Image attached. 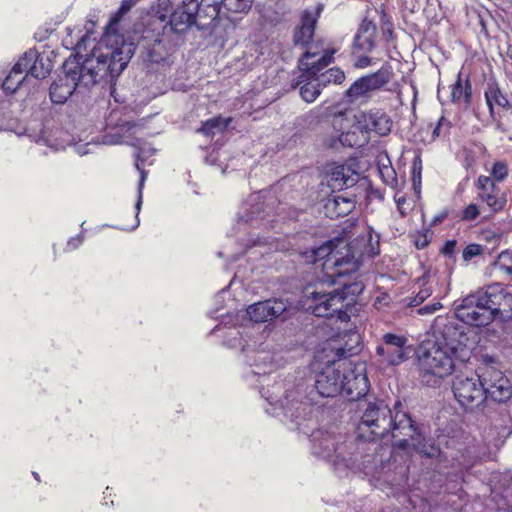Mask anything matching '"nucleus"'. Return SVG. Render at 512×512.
Masks as SVG:
<instances>
[{
  "instance_id": "obj_1",
  "label": "nucleus",
  "mask_w": 512,
  "mask_h": 512,
  "mask_svg": "<svg viewBox=\"0 0 512 512\" xmlns=\"http://www.w3.org/2000/svg\"><path fill=\"white\" fill-rule=\"evenodd\" d=\"M107 43L116 44V40L108 37L99 46H95L91 56L82 64L76 57H70L64 62L63 75L58 76L50 86L49 95L53 103L64 104L79 85L88 88L102 81L111 82L122 73L127 67L129 50L124 46V50L116 53V56L124 57L108 63L107 57L113 58L115 50H111V44Z\"/></svg>"
},
{
  "instance_id": "obj_2",
  "label": "nucleus",
  "mask_w": 512,
  "mask_h": 512,
  "mask_svg": "<svg viewBox=\"0 0 512 512\" xmlns=\"http://www.w3.org/2000/svg\"><path fill=\"white\" fill-rule=\"evenodd\" d=\"M400 406L397 402L392 411L384 400L365 402L357 425L358 438L363 441L392 438L395 447L408 449L409 440L417 439L420 431L408 413L398 410Z\"/></svg>"
},
{
  "instance_id": "obj_3",
  "label": "nucleus",
  "mask_w": 512,
  "mask_h": 512,
  "mask_svg": "<svg viewBox=\"0 0 512 512\" xmlns=\"http://www.w3.org/2000/svg\"><path fill=\"white\" fill-rule=\"evenodd\" d=\"M311 253V262L324 260L323 268L332 270L329 276L343 277L358 271L362 257H374L379 252L372 243L370 231H367L350 243L343 237H336L312 249Z\"/></svg>"
},
{
  "instance_id": "obj_4",
  "label": "nucleus",
  "mask_w": 512,
  "mask_h": 512,
  "mask_svg": "<svg viewBox=\"0 0 512 512\" xmlns=\"http://www.w3.org/2000/svg\"><path fill=\"white\" fill-rule=\"evenodd\" d=\"M364 290V284L361 281L352 283H343L341 289L331 292L307 291L306 296L316 302L309 309L317 317H334L341 321H347L349 315L347 309L352 306L356 297Z\"/></svg>"
},
{
  "instance_id": "obj_5",
  "label": "nucleus",
  "mask_w": 512,
  "mask_h": 512,
  "mask_svg": "<svg viewBox=\"0 0 512 512\" xmlns=\"http://www.w3.org/2000/svg\"><path fill=\"white\" fill-rule=\"evenodd\" d=\"M417 360L421 381L428 385L436 384L454 369L451 348L438 341H424L418 348Z\"/></svg>"
},
{
  "instance_id": "obj_6",
  "label": "nucleus",
  "mask_w": 512,
  "mask_h": 512,
  "mask_svg": "<svg viewBox=\"0 0 512 512\" xmlns=\"http://www.w3.org/2000/svg\"><path fill=\"white\" fill-rule=\"evenodd\" d=\"M167 13L153 15L145 24L137 48L140 57L148 65L168 64L169 52L166 47Z\"/></svg>"
},
{
  "instance_id": "obj_7",
  "label": "nucleus",
  "mask_w": 512,
  "mask_h": 512,
  "mask_svg": "<svg viewBox=\"0 0 512 512\" xmlns=\"http://www.w3.org/2000/svg\"><path fill=\"white\" fill-rule=\"evenodd\" d=\"M335 49H327L316 61L309 62V59L318 55V52L305 51L299 61L301 74L296 83L300 86V95L307 103L314 102L321 93V86L315 81L316 76L334 60Z\"/></svg>"
},
{
  "instance_id": "obj_8",
  "label": "nucleus",
  "mask_w": 512,
  "mask_h": 512,
  "mask_svg": "<svg viewBox=\"0 0 512 512\" xmlns=\"http://www.w3.org/2000/svg\"><path fill=\"white\" fill-rule=\"evenodd\" d=\"M171 4L169 0H160L159 9L155 15L167 13V29L169 31L182 34L186 32L192 25L196 24L199 17L198 0H183L172 13H170Z\"/></svg>"
},
{
  "instance_id": "obj_9",
  "label": "nucleus",
  "mask_w": 512,
  "mask_h": 512,
  "mask_svg": "<svg viewBox=\"0 0 512 512\" xmlns=\"http://www.w3.org/2000/svg\"><path fill=\"white\" fill-rule=\"evenodd\" d=\"M376 37V24L372 20L364 18L353 37L351 45V55L355 58L354 66L356 68L363 69L373 64L369 54L377 47Z\"/></svg>"
},
{
  "instance_id": "obj_10",
  "label": "nucleus",
  "mask_w": 512,
  "mask_h": 512,
  "mask_svg": "<svg viewBox=\"0 0 512 512\" xmlns=\"http://www.w3.org/2000/svg\"><path fill=\"white\" fill-rule=\"evenodd\" d=\"M135 1L134 0H122L120 7L117 9V11L111 16L106 28L104 35L100 39V41L96 44V46H99L104 40H106L108 37L111 39L113 38L116 40V44L111 43V50H115V53H113L112 57H107V62L112 63V61H116L117 59H120V57H124L123 55L116 56V53H120L122 50H124V46H127L129 53H128V59L127 64L129 63L131 57L133 56L136 46L132 41L125 38V36L117 31V26L121 19L126 15L131 8L134 6ZM110 45V43H107Z\"/></svg>"
},
{
  "instance_id": "obj_11",
  "label": "nucleus",
  "mask_w": 512,
  "mask_h": 512,
  "mask_svg": "<svg viewBox=\"0 0 512 512\" xmlns=\"http://www.w3.org/2000/svg\"><path fill=\"white\" fill-rule=\"evenodd\" d=\"M394 77L393 68L389 63L383 64L376 72L362 76L354 81L346 91L351 101L367 98L371 92L384 88Z\"/></svg>"
},
{
  "instance_id": "obj_12",
  "label": "nucleus",
  "mask_w": 512,
  "mask_h": 512,
  "mask_svg": "<svg viewBox=\"0 0 512 512\" xmlns=\"http://www.w3.org/2000/svg\"><path fill=\"white\" fill-rule=\"evenodd\" d=\"M455 399L466 409L478 407L485 399L480 375H458L452 384Z\"/></svg>"
},
{
  "instance_id": "obj_13",
  "label": "nucleus",
  "mask_w": 512,
  "mask_h": 512,
  "mask_svg": "<svg viewBox=\"0 0 512 512\" xmlns=\"http://www.w3.org/2000/svg\"><path fill=\"white\" fill-rule=\"evenodd\" d=\"M455 314L460 321L470 326L481 327L492 322V314L478 291L463 298Z\"/></svg>"
},
{
  "instance_id": "obj_14",
  "label": "nucleus",
  "mask_w": 512,
  "mask_h": 512,
  "mask_svg": "<svg viewBox=\"0 0 512 512\" xmlns=\"http://www.w3.org/2000/svg\"><path fill=\"white\" fill-rule=\"evenodd\" d=\"M312 449L313 453L323 459L331 461L334 466L344 465L348 467L350 465V459H347L344 455L346 449L345 443H339L336 441V437L328 432L318 431L312 434Z\"/></svg>"
},
{
  "instance_id": "obj_15",
  "label": "nucleus",
  "mask_w": 512,
  "mask_h": 512,
  "mask_svg": "<svg viewBox=\"0 0 512 512\" xmlns=\"http://www.w3.org/2000/svg\"><path fill=\"white\" fill-rule=\"evenodd\" d=\"M343 378L345 363H333L316 374L314 387L321 397L333 398L343 391Z\"/></svg>"
},
{
  "instance_id": "obj_16",
  "label": "nucleus",
  "mask_w": 512,
  "mask_h": 512,
  "mask_svg": "<svg viewBox=\"0 0 512 512\" xmlns=\"http://www.w3.org/2000/svg\"><path fill=\"white\" fill-rule=\"evenodd\" d=\"M354 125L360 133H365L370 138L371 132L379 136L388 135L391 132L393 121L383 109L372 108L355 114Z\"/></svg>"
},
{
  "instance_id": "obj_17",
  "label": "nucleus",
  "mask_w": 512,
  "mask_h": 512,
  "mask_svg": "<svg viewBox=\"0 0 512 512\" xmlns=\"http://www.w3.org/2000/svg\"><path fill=\"white\" fill-rule=\"evenodd\" d=\"M474 188L477 200L487 207L489 215H496L506 210L508 195L505 191H502L499 185L477 178L474 182Z\"/></svg>"
},
{
  "instance_id": "obj_18",
  "label": "nucleus",
  "mask_w": 512,
  "mask_h": 512,
  "mask_svg": "<svg viewBox=\"0 0 512 512\" xmlns=\"http://www.w3.org/2000/svg\"><path fill=\"white\" fill-rule=\"evenodd\" d=\"M485 398L505 402L512 396V386L508 378L498 369L487 367L480 375Z\"/></svg>"
},
{
  "instance_id": "obj_19",
  "label": "nucleus",
  "mask_w": 512,
  "mask_h": 512,
  "mask_svg": "<svg viewBox=\"0 0 512 512\" xmlns=\"http://www.w3.org/2000/svg\"><path fill=\"white\" fill-rule=\"evenodd\" d=\"M408 339L403 335L386 333L382 343L376 347V354L383 363L399 365L407 358L405 347Z\"/></svg>"
},
{
  "instance_id": "obj_20",
  "label": "nucleus",
  "mask_w": 512,
  "mask_h": 512,
  "mask_svg": "<svg viewBox=\"0 0 512 512\" xmlns=\"http://www.w3.org/2000/svg\"><path fill=\"white\" fill-rule=\"evenodd\" d=\"M478 292L492 314V321L498 315H512V294L508 293L501 285H491L486 290Z\"/></svg>"
},
{
  "instance_id": "obj_21",
  "label": "nucleus",
  "mask_w": 512,
  "mask_h": 512,
  "mask_svg": "<svg viewBox=\"0 0 512 512\" xmlns=\"http://www.w3.org/2000/svg\"><path fill=\"white\" fill-rule=\"evenodd\" d=\"M289 307L287 300L269 299L250 305L247 308V315L256 323L267 322L281 317Z\"/></svg>"
},
{
  "instance_id": "obj_22",
  "label": "nucleus",
  "mask_w": 512,
  "mask_h": 512,
  "mask_svg": "<svg viewBox=\"0 0 512 512\" xmlns=\"http://www.w3.org/2000/svg\"><path fill=\"white\" fill-rule=\"evenodd\" d=\"M343 391L341 395L347 397L350 401H356L364 397L369 390V381L367 376L361 371L351 369L345 363V378H343Z\"/></svg>"
},
{
  "instance_id": "obj_23",
  "label": "nucleus",
  "mask_w": 512,
  "mask_h": 512,
  "mask_svg": "<svg viewBox=\"0 0 512 512\" xmlns=\"http://www.w3.org/2000/svg\"><path fill=\"white\" fill-rule=\"evenodd\" d=\"M485 102L488 107L489 115L496 120L498 111H508L512 108V102L507 93L500 87L495 79H490L484 90Z\"/></svg>"
},
{
  "instance_id": "obj_24",
  "label": "nucleus",
  "mask_w": 512,
  "mask_h": 512,
  "mask_svg": "<svg viewBox=\"0 0 512 512\" xmlns=\"http://www.w3.org/2000/svg\"><path fill=\"white\" fill-rule=\"evenodd\" d=\"M318 18L319 13H313L310 10H304L301 13L299 23L293 30L292 40L295 46L307 47L311 43Z\"/></svg>"
},
{
  "instance_id": "obj_25",
  "label": "nucleus",
  "mask_w": 512,
  "mask_h": 512,
  "mask_svg": "<svg viewBox=\"0 0 512 512\" xmlns=\"http://www.w3.org/2000/svg\"><path fill=\"white\" fill-rule=\"evenodd\" d=\"M26 75H30L36 79L46 78L52 71V64L48 58L38 53L36 49L27 50L20 58Z\"/></svg>"
},
{
  "instance_id": "obj_26",
  "label": "nucleus",
  "mask_w": 512,
  "mask_h": 512,
  "mask_svg": "<svg viewBox=\"0 0 512 512\" xmlns=\"http://www.w3.org/2000/svg\"><path fill=\"white\" fill-rule=\"evenodd\" d=\"M357 178L358 174L346 165L334 166L326 175L327 184L333 191L354 186Z\"/></svg>"
},
{
  "instance_id": "obj_27",
  "label": "nucleus",
  "mask_w": 512,
  "mask_h": 512,
  "mask_svg": "<svg viewBox=\"0 0 512 512\" xmlns=\"http://www.w3.org/2000/svg\"><path fill=\"white\" fill-rule=\"evenodd\" d=\"M356 206V201L352 197L334 195L325 200L323 212L330 219H338L349 215Z\"/></svg>"
},
{
  "instance_id": "obj_28",
  "label": "nucleus",
  "mask_w": 512,
  "mask_h": 512,
  "mask_svg": "<svg viewBox=\"0 0 512 512\" xmlns=\"http://www.w3.org/2000/svg\"><path fill=\"white\" fill-rule=\"evenodd\" d=\"M450 101L453 104L469 107L472 103V83L470 76L467 75L463 80L462 73L457 74V78L453 84L450 85Z\"/></svg>"
},
{
  "instance_id": "obj_29",
  "label": "nucleus",
  "mask_w": 512,
  "mask_h": 512,
  "mask_svg": "<svg viewBox=\"0 0 512 512\" xmlns=\"http://www.w3.org/2000/svg\"><path fill=\"white\" fill-rule=\"evenodd\" d=\"M284 409V415L295 422L297 428L301 425V420L309 418L312 408L309 404L303 401H295L294 399L290 402L289 395L285 397L284 402L281 403Z\"/></svg>"
},
{
  "instance_id": "obj_30",
  "label": "nucleus",
  "mask_w": 512,
  "mask_h": 512,
  "mask_svg": "<svg viewBox=\"0 0 512 512\" xmlns=\"http://www.w3.org/2000/svg\"><path fill=\"white\" fill-rule=\"evenodd\" d=\"M452 128V120L446 116V111L442 110V114L437 121L427 125V133H429L428 142L432 143L439 139H449Z\"/></svg>"
},
{
  "instance_id": "obj_31",
  "label": "nucleus",
  "mask_w": 512,
  "mask_h": 512,
  "mask_svg": "<svg viewBox=\"0 0 512 512\" xmlns=\"http://www.w3.org/2000/svg\"><path fill=\"white\" fill-rule=\"evenodd\" d=\"M369 141L368 135L361 133L358 135L356 131L347 130L338 135L337 138H331L326 145L330 148H337L338 144L343 147L357 148L362 147Z\"/></svg>"
},
{
  "instance_id": "obj_32",
  "label": "nucleus",
  "mask_w": 512,
  "mask_h": 512,
  "mask_svg": "<svg viewBox=\"0 0 512 512\" xmlns=\"http://www.w3.org/2000/svg\"><path fill=\"white\" fill-rule=\"evenodd\" d=\"M487 171L488 175H479L477 178L483 181L488 180V182L490 181V183L496 185L506 182L510 175L509 164L505 159L493 161Z\"/></svg>"
},
{
  "instance_id": "obj_33",
  "label": "nucleus",
  "mask_w": 512,
  "mask_h": 512,
  "mask_svg": "<svg viewBox=\"0 0 512 512\" xmlns=\"http://www.w3.org/2000/svg\"><path fill=\"white\" fill-rule=\"evenodd\" d=\"M239 215V222L248 224L253 221H263L266 219V213L264 209V203L257 201L251 203L249 201L244 202L241 205Z\"/></svg>"
},
{
  "instance_id": "obj_34",
  "label": "nucleus",
  "mask_w": 512,
  "mask_h": 512,
  "mask_svg": "<svg viewBox=\"0 0 512 512\" xmlns=\"http://www.w3.org/2000/svg\"><path fill=\"white\" fill-rule=\"evenodd\" d=\"M27 76L21 62L18 60L2 83L3 91L10 94L14 93Z\"/></svg>"
},
{
  "instance_id": "obj_35",
  "label": "nucleus",
  "mask_w": 512,
  "mask_h": 512,
  "mask_svg": "<svg viewBox=\"0 0 512 512\" xmlns=\"http://www.w3.org/2000/svg\"><path fill=\"white\" fill-rule=\"evenodd\" d=\"M231 122V117L223 118L222 116H216L203 121L197 132L205 136H213L215 134V130L225 131Z\"/></svg>"
},
{
  "instance_id": "obj_36",
  "label": "nucleus",
  "mask_w": 512,
  "mask_h": 512,
  "mask_svg": "<svg viewBox=\"0 0 512 512\" xmlns=\"http://www.w3.org/2000/svg\"><path fill=\"white\" fill-rule=\"evenodd\" d=\"M346 76L344 71L339 67H332L324 72H320L315 81L318 82V86L322 88L327 87L330 84L339 85L342 84Z\"/></svg>"
},
{
  "instance_id": "obj_37",
  "label": "nucleus",
  "mask_w": 512,
  "mask_h": 512,
  "mask_svg": "<svg viewBox=\"0 0 512 512\" xmlns=\"http://www.w3.org/2000/svg\"><path fill=\"white\" fill-rule=\"evenodd\" d=\"M199 4V18H208L214 21L219 17L224 0H201Z\"/></svg>"
},
{
  "instance_id": "obj_38",
  "label": "nucleus",
  "mask_w": 512,
  "mask_h": 512,
  "mask_svg": "<svg viewBox=\"0 0 512 512\" xmlns=\"http://www.w3.org/2000/svg\"><path fill=\"white\" fill-rule=\"evenodd\" d=\"M380 29L382 34V40H384L387 43H391L395 40L393 23L384 9L381 10Z\"/></svg>"
},
{
  "instance_id": "obj_39",
  "label": "nucleus",
  "mask_w": 512,
  "mask_h": 512,
  "mask_svg": "<svg viewBox=\"0 0 512 512\" xmlns=\"http://www.w3.org/2000/svg\"><path fill=\"white\" fill-rule=\"evenodd\" d=\"M422 169V158L421 155L418 154L413 158L411 167V180L415 190L421 187Z\"/></svg>"
},
{
  "instance_id": "obj_40",
  "label": "nucleus",
  "mask_w": 512,
  "mask_h": 512,
  "mask_svg": "<svg viewBox=\"0 0 512 512\" xmlns=\"http://www.w3.org/2000/svg\"><path fill=\"white\" fill-rule=\"evenodd\" d=\"M495 268L505 272L508 275L512 274V253L504 251L501 252L494 263Z\"/></svg>"
},
{
  "instance_id": "obj_41",
  "label": "nucleus",
  "mask_w": 512,
  "mask_h": 512,
  "mask_svg": "<svg viewBox=\"0 0 512 512\" xmlns=\"http://www.w3.org/2000/svg\"><path fill=\"white\" fill-rule=\"evenodd\" d=\"M252 5V0H224V6L231 12H247Z\"/></svg>"
},
{
  "instance_id": "obj_42",
  "label": "nucleus",
  "mask_w": 512,
  "mask_h": 512,
  "mask_svg": "<svg viewBox=\"0 0 512 512\" xmlns=\"http://www.w3.org/2000/svg\"><path fill=\"white\" fill-rule=\"evenodd\" d=\"M142 124L137 121L119 120L115 124V128L118 129L119 135L122 137H130L133 134V130L137 127H141Z\"/></svg>"
},
{
  "instance_id": "obj_43",
  "label": "nucleus",
  "mask_w": 512,
  "mask_h": 512,
  "mask_svg": "<svg viewBox=\"0 0 512 512\" xmlns=\"http://www.w3.org/2000/svg\"><path fill=\"white\" fill-rule=\"evenodd\" d=\"M480 215V208L475 203H470L462 210L461 219L463 221H473Z\"/></svg>"
},
{
  "instance_id": "obj_44",
  "label": "nucleus",
  "mask_w": 512,
  "mask_h": 512,
  "mask_svg": "<svg viewBox=\"0 0 512 512\" xmlns=\"http://www.w3.org/2000/svg\"><path fill=\"white\" fill-rule=\"evenodd\" d=\"M484 249L479 244H469L463 250L462 256L464 261H470L474 257L479 256L483 253Z\"/></svg>"
},
{
  "instance_id": "obj_45",
  "label": "nucleus",
  "mask_w": 512,
  "mask_h": 512,
  "mask_svg": "<svg viewBox=\"0 0 512 512\" xmlns=\"http://www.w3.org/2000/svg\"><path fill=\"white\" fill-rule=\"evenodd\" d=\"M379 173L386 184L393 185L396 182V173L391 165L379 167Z\"/></svg>"
},
{
  "instance_id": "obj_46",
  "label": "nucleus",
  "mask_w": 512,
  "mask_h": 512,
  "mask_svg": "<svg viewBox=\"0 0 512 512\" xmlns=\"http://www.w3.org/2000/svg\"><path fill=\"white\" fill-rule=\"evenodd\" d=\"M348 126V118L345 113L341 112L337 115H335L332 119V127L334 130L339 132L341 134L342 132H345V128Z\"/></svg>"
},
{
  "instance_id": "obj_47",
  "label": "nucleus",
  "mask_w": 512,
  "mask_h": 512,
  "mask_svg": "<svg viewBox=\"0 0 512 512\" xmlns=\"http://www.w3.org/2000/svg\"><path fill=\"white\" fill-rule=\"evenodd\" d=\"M432 294V289L430 287H423L419 290V292L411 299L409 302V306H418L422 302H424L427 298H429Z\"/></svg>"
},
{
  "instance_id": "obj_48",
  "label": "nucleus",
  "mask_w": 512,
  "mask_h": 512,
  "mask_svg": "<svg viewBox=\"0 0 512 512\" xmlns=\"http://www.w3.org/2000/svg\"><path fill=\"white\" fill-rule=\"evenodd\" d=\"M442 308V304L440 302H435L432 304H427L423 307H420L416 310L418 315H430L435 313L436 311Z\"/></svg>"
},
{
  "instance_id": "obj_49",
  "label": "nucleus",
  "mask_w": 512,
  "mask_h": 512,
  "mask_svg": "<svg viewBox=\"0 0 512 512\" xmlns=\"http://www.w3.org/2000/svg\"><path fill=\"white\" fill-rule=\"evenodd\" d=\"M428 233L429 229H426L423 235H420L415 239L414 243L417 249H423L429 244L430 239L428 238Z\"/></svg>"
},
{
  "instance_id": "obj_50",
  "label": "nucleus",
  "mask_w": 512,
  "mask_h": 512,
  "mask_svg": "<svg viewBox=\"0 0 512 512\" xmlns=\"http://www.w3.org/2000/svg\"><path fill=\"white\" fill-rule=\"evenodd\" d=\"M456 247V240H448L445 242L441 249V253L445 256L451 257L454 254Z\"/></svg>"
},
{
  "instance_id": "obj_51",
  "label": "nucleus",
  "mask_w": 512,
  "mask_h": 512,
  "mask_svg": "<svg viewBox=\"0 0 512 512\" xmlns=\"http://www.w3.org/2000/svg\"><path fill=\"white\" fill-rule=\"evenodd\" d=\"M421 453L427 456L428 458H435L440 455V449L432 445L428 449H422Z\"/></svg>"
},
{
  "instance_id": "obj_52",
  "label": "nucleus",
  "mask_w": 512,
  "mask_h": 512,
  "mask_svg": "<svg viewBox=\"0 0 512 512\" xmlns=\"http://www.w3.org/2000/svg\"><path fill=\"white\" fill-rule=\"evenodd\" d=\"M482 236L491 242H497L499 240V235L496 232H492L490 230L482 231Z\"/></svg>"
},
{
  "instance_id": "obj_53",
  "label": "nucleus",
  "mask_w": 512,
  "mask_h": 512,
  "mask_svg": "<svg viewBox=\"0 0 512 512\" xmlns=\"http://www.w3.org/2000/svg\"><path fill=\"white\" fill-rule=\"evenodd\" d=\"M82 242V235H78L76 238H71L67 242V247L70 249H75L79 246V244Z\"/></svg>"
},
{
  "instance_id": "obj_54",
  "label": "nucleus",
  "mask_w": 512,
  "mask_h": 512,
  "mask_svg": "<svg viewBox=\"0 0 512 512\" xmlns=\"http://www.w3.org/2000/svg\"><path fill=\"white\" fill-rule=\"evenodd\" d=\"M139 161H140V155L138 154V155H137V160H136V163H135V167H136V169H137L138 171H140V173H141V182H140V183L142 184V183L144 182L145 178H146L147 173H146V171H145V170H143V169L141 168V164H140V162H139ZM143 161H144V160H143V159H141V162H143Z\"/></svg>"
},
{
  "instance_id": "obj_55",
  "label": "nucleus",
  "mask_w": 512,
  "mask_h": 512,
  "mask_svg": "<svg viewBox=\"0 0 512 512\" xmlns=\"http://www.w3.org/2000/svg\"><path fill=\"white\" fill-rule=\"evenodd\" d=\"M448 217V211L443 210L439 214H437L431 224H436L437 222L441 223Z\"/></svg>"
},
{
  "instance_id": "obj_56",
  "label": "nucleus",
  "mask_w": 512,
  "mask_h": 512,
  "mask_svg": "<svg viewBox=\"0 0 512 512\" xmlns=\"http://www.w3.org/2000/svg\"><path fill=\"white\" fill-rule=\"evenodd\" d=\"M32 475L33 477L37 480V481H40V477H39V474L37 472H32Z\"/></svg>"
},
{
  "instance_id": "obj_57",
  "label": "nucleus",
  "mask_w": 512,
  "mask_h": 512,
  "mask_svg": "<svg viewBox=\"0 0 512 512\" xmlns=\"http://www.w3.org/2000/svg\"><path fill=\"white\" fill-rule=\"evenodd\" d=\"M112 118H113V115L111 114L108 118V125L111 126L112 125Z\"/></svg>"
},
{
  "instance_id": "obj_58",
  "label": "nucleus",
  "mask_w": 512,
  "mask_h": 512,
  "mask_svg": "<svg viewBox=\"0 0 512 512\" xmlns=\"http://www.w3.org/2000/svg\"><path fill=\"white\" fill-rule=\"evenodd\" d=\"M136 227H137V226H132V228H131V229H129L128 231H130V232H131V231H134Z\"/></svg>"
},
{
  "instance_id": "obj_59",
  "label": "nucleus",
  "mask_w": 512,
  "mask_h": 512,
  "mask_svg": "<svg viewBox=\"0 0 512 512\" xmlns=\"http://www.w3.org/2000/svg\"><path fill=\"white\" fill-rule=\"evenodd\" d=\"M340 439H342V436H339V439H336V441H340ZM339 443L341 444L342 442Z\"/></svg>"
},
{
  "instance_id": "obj_60",
  "label": "nucleus",
  "mask_w": 512,
  "mask_h": 512,
  "mask_svg": "<svg viewBox=\"0 0 512 512\" xmlns=\"http://www.w3.org/2000/svg\"><path fill=\"white\" fill-rule=\"evenodd\" d=\"M146 65H147V67H150V69H153V65H148V64H146Z\"/></svg>"
}]
</instances>
